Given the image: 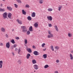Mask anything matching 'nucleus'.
I'll return each mask as SVG.
<instances>
[{"mask_svg": "<svg viewBox=\"0 0 73 73\" xmlns=\"http://www.w3.org/2000/svg\"><path fill=\"white\" fill-rule=\"evenodd\" d=\"M8 17L10 19H12V14L10 13H9L8 15Z\"/></svg>", "mask_w": 73, "mask_h": 73, "instance_id": "nucleus-7", "label": "nucleus"}, {"mask_svg": "<svg viewBox=\"0 0 73 73\" xmlns=\"http://www.w3.org/2000/svg\"><path fill=\"white\" fill-rule=\"evenodd\" d=\"M56 61L57 63H58V62H60V60H57Z\"/></svg>", "mask_w": 73, "mask_h": 73, "instance_id": "nucleus-44", "label": "nucleus"}, {"mask_svg": "<svg viewBox=\"0 0 73 73\" xmlns=\"http://www.w3.org/2000/svg\"><path fill=\"white\" fill-rule=\"evenodd\" d=\"M3 62L2 60L0 61V68H1L3 67Z\"/></svg>", "mask_w": 73, "mask_h": 73, "instance_id": "nucleus-8", "label": "nucleus"}, {"mask_svg": "<svg viewBox=\"0 0 73 73\" xmlns=\"http://www.w3.org/2000/svg\"><path fill=\"white\" fill-rule=\"evenodd\" d=\"M17 21L19 24H22V21H21L19 20V19H17Z\"/></svg>", "mask_w": 73, "mask_h": 73, "instance_id": "nucleus-14", "label": "nucleus"}, {"mask_svg": "<svg viewBox=\"0 0 73 73\" xmlns=\"http://www.w3.org/2000/svg\"><path fill=\"white\" fill-rule=\"evenodd\" d=\"M48 33L50 35H47V37L48 38H51V37H53V35L52 34H50V31H49L48 32Z\"/></svg>", "mask_w": 73, "mask_h": 73, "instance_id": "nucleus-3", "label": "nucleus"}, {"mask_svg": "<svg viewBox=\"0 0 73 73\" xmlns=\"http://www.w3.org/2000/svg\"><path fill=\"white\" fill-rule=\"evenodd\" d=\"M12 31L13 32L14 31V29H13L12 30Z\"/></svg>", "mask_w": 73, "mask_h": 73, "instance_id": "nucleus-52", "label": "nucleus"}, {"mask_svg": "<svg viewBox=\"0 0 73 73\" xmlns=\"http://www.w3.org/2000/svg\"><path fill=\"white\" fill-rule=\"evenodd\" d=\"M32 62L34 64H36V60H32Z\"/></svg>", "mask_w": 73, "mask_h": 73, "instance_id": "nucleus-28", "label": "nucleus"}, {"mask_svg": "<svg viewBox=\"0 0 73 73\" xmlns=\"http://www.w3.org/2000/svg\"><path fill=\"white\" fill-rule=\"evenodd\" d=\"M27 19L28 20L31 21L32 20V18L30 16H28L27 17Z\"/></svg>", "mask_w": 73, "mask_h": 73, "instance_id": "nucleus-23", "label": "nucleus"}, {"mask_svg": "<svg viewBox=\"0 0 73 73\" xmlns=\"http://www.w3.org/2000/svg\"><path fill=\"white\" fill-rule=\"evenodd\" d=\"M43 57L45 59L47 57V55L46 54H44L43 56Z\"/></svg>", "mask_w": 73, "mask_h": 73, "instance_id": "nucleus-30", "label": "nucleus"}, {"mask_svg": "<svg viewBox=\"0 0 73 73\" xmlns=\"http://www.w3.org/2000/svg\"><path fill=\"white\" fill-rule=\"evenodd\" d=\"M31 16L32 17H35L36 16V13L35 12H33L31 14Z\"/></svg>", "mask_w": 73, "mask_h": 73, "instance_id": "nucleus-11", "label": "nucleus"}, {"mask_svg": "<svg viewBox=\"0 0 73 73\" xmlns=\"http://www.w3.org/2000/svg\"><path fill=\"white\" fill-rule=\"evenodd\" d=\"M25 7L26 8H29V6L28 5H26Z\"/></svg>", "mask_w": 73, "mask_h": 73, "instance_id": "nucleus-39", "label": "nucleus"}, {"mask_svg": "<svg viewBox=\"0 0 73 73\" xmlns=\"http://www.w3.org/2000/svg\"><path fill=\"white\" fill-rule=\"evenodd\" d=\"M6 36L7 37H8V36L7 35H6Z\"/></svg>", "mask_w": 73, "mask_h": 73, "instance_id": "nucleus-49", "label": "nucleus"}, {"mask_svg": "<svg viewBox=\"0 0 73 73\" xmlns=\"http://www.w3.org/2000/svg\"><path fill=\"white\" fill-rule=\"evenodd\" d=\"M28 43V42L27 41V40L25 39V44H27Z\"/></svg>", "mask_w": 73, "mask_h": 73, "instance_id": "nucleus-32", "label": "nucleus"}, {"mask_svg": "<svg viewBox=\"0 0 73 73\" xmlns=\"http://www.w3.org/2000/svg\"><path fill=\"white\" fill-rule=\"evenodd\" d=\"M16 46H17V44H15L12 47H11V49H13V48H16Z\"/></svg>", "mask_w": 73, "mask_h": 73, "instance_id": "nucleus-19", "label": "nucleus"}, {"mask_svg": "<svg viewBox=\"0 0 73 73\" xmlns=\"http://www.w3.org/2000/svg\"><path fill=\"white\" fill-rule=\"evenodd\" d=\"M27 51L29 52V53H31L32 52V50L31 49L29 48H27L26 49Z\"/></svg>", "mask_w": 73, "mask_h": 73, "instance_id": "nucleus-10", "label": "nucleus"}, {"mask_svg": "<svg viewBox=\"0 0 73 73\" xmlns=\"http://www.w3.org/2000/svg\"><path fill=\"white\" fill-rule=\"evenodd\" d=\"M50 48L52 51H54V48H53V46H50Z\"/></svg>", "mask_w": 73, "mask_h": 73, "instance_id": "nucleus-31", "label": "nucleus"}, {"mask_svg": "<svg viewBox=\"0 0 73 73\" xmlns=\"http://www.w3.org/2000/svg\"><path fill=\"white\" fill-rule=\"evenodd\" d=\"M70 59L71 60H73V55L71 54H70Z\"/></svg>", "mask_w": 73, "mask_h": 73, "instance_id": "nucleus-16", "label": "nucleus"}, {"mask_svg": "<svg viewBox=\"0 0 73 73\" xmlns=\"http://www.w3.org/2000/svg\"><path fill=\"white\" fill-rule=\"evenodd\" d=\"M34 25L35 28H37V27H38V24H37V23H35L34 24Z\"/></svg>", "mask_w": 73, "mask_h": 73, "instance_id": "nucleus-17", "label": "nucleus"}, {"mask_svg": "<svg viewBox=\"0 0 73 73\" xmlns=\"http://www.w3.org/2000/svg\"><path fill=\"white\" fill-rule=\"evenodd\" d=\"M21 28L22 29V31L23 32H27V28L25 26H21Z\"/></svg>", "mask_w": 73, "mask_h": 73, "instance_id": "nucleus-1", "label": "nucleus"}, {"mask_svg": "<svg viewBox=\"0 0 73 73\" xmlns=\"http://www.w3.org/2000/svg\"><path fill=\"white\" fill-rule=\"evenodd\" d=\"M45 43H43L42 44V47H44V46H45Z\"/></svg>", "mask_w": 73, "mask_h": 73, "instance_id": "nucleus-37", "label": "nucleus"}, {"mask_svg": "<svg viewBox=\"0 0 73 73\" xmlns=\"http://www.w3.org/2000/svg\"><path fill=\"white\" fill-rule=\"evenodd\" d=\"M54 49L56 50H58L60 49V48L58 46H55L54 48Z\"/></svg>", "mask_w": 73, "mask_h": 73, "instance_id": "nucleus-22", "label": "nucleus"}, {"mask_svg": "<svg viewBox=\"0 0 73 73\" xmlns=\"http://www.w3.org/2000/svg\"><path fill=\"white\" fill-rule=\"evenodd\" d=\"M48 11H49L50 12H51L53 11V10L52 9L49 8L48 9Z\"/></svg>", "mask_w": 73, "mask_h": 73, "instance_id": "nucleus-34", "label": "nucleus"}, {"mask_svg": "<svg viewBox=\"0 0 73 73\" xmlns=\"http://www.w3.org/2000/svg\"><path fill=\"white\" fill-rule=\"evenodd\" d=\"M4 45V44L3 43H1L0 44V46H2Z\"/></svg>", "mask_w": 73, "mask_h": 73, "instance_id": "nucleus-40", "label": "nucleus"}, {"mask_svg": "<svg viewBox=\"0 0 73 73\" xmlns=\"http://www.w3.org/2000/svg\"><path fill=\"white\" fill-rule=\"evenodd\" d=\"M14 5L15 8H17V5L16 4H14Z\"/></svg>", "mask_w": 73, "mask_h": 73, "instance_id": "nucleus-45", "label": "nucleus"}, {"mask_svg": "<svg viewBox=\"0 0 73 73\" xmlns=\"http://www.w3.org/2000/svg\"><path fill=\"white\" fill-rule=\"evenodd\" d=\"M15 39L16 40H19V39H20V38L18 37H15Z\"/></svg>", "mask_w": 73, "mask_h": 73, "instance_id": "nucleus-42", "label": "nucleus"}, {"mask_svg": "<svg viewBox=\"0 0 73 73\" xmlns=\"http://www.w3.org/2000/svg\"><path fill=\"white\" fill-rule=\"evenodd\" d=\"M33 67L34 69H35V70H37L38 69V65L36 64L34 65L33 66Z\"/></svg>", "mask_w": 73, "mask_h": 73, "instance_id": "nucleus-4", "label": "nucleus"}, {"mask_svg": "<svg viewBox=\"0 0 73 73\" xmlns=\"http://www.w3.org/2000/svg\"><path fill=\"white\" fill-rule=\"evenodd\" d=\"M46 48H44L43 50V51H45V50H46Z\"/></svg>", "mask_w": 73, "mask_h": 73, "instance_id": "nucleus-48", "label": "nucleus"}, {"mask_svg": "<svg viewBox=\"0 0 73 73\" xmlns=\"http://www.w3.org/2000/svg\"><path fill=\"white\" fill-rule=\"evenodd\" d=\"M18 54H20V48L18 50Z\"/></svg>", "mask_w": 73, "mask_h": 73, "instance_id": "nucleus-41", "label": "nucleus"}, {"mask_svg": "<svg viewBox=\"0 0 73 73\" xmlns=\"http://www.w3.org/2000/svg\"><path fill=\"white\" fill-rule=\"evenodd\" d=\"M22 13L23 15H26V12H25V11H24V10H22Z\"/></svg>", "mask_w": 73, "mask_h": 73, "instance_id": "nucleus-26", "label": "nucleus"}, {"mask_svg": "<svg viewBox=\"0 0 73 73\" xmlns=\"http://www.w3.org/2000/svg\"><path fill=\"white\" fill-rule=\"evenodd\" d=\"M6 47L7 48L9 49L10 47V44L9 42H8L6 44Z\"/></svg>", "mask_w": 73, "mask_h": 73, "instance_id": "nucleus-6", "label": "nucleus"}, {"mask_svg": "<svg viewBox=\"0 0 73 73\" xmlns=\"http://www.w3.org/2000/svg\"><path fill=\"white\" fill-rule=\"evenodd\" d=\"M5 11V9H0V12H4Z\"/></svg>", "mask_w": 73, "mask_h": 73, "instance_id": "nucleus-27", "label": "nucleus"}, {"mask_svg": "<svg viewBox=\"0 0 73 73\" xmlns=\"http://www.w3.org/2000/svg\"><path fill=\"white\" fill-rule=\"evenodd\" d=\"M54 73H58V71L57 70H56L54 71Z\"/></svg>", "mask_w": 73, "mask_h": 73, "instance_id": "nucleus-43", "label": "nucleus"}, {"mask_svg": "<svg viewBox=\"0 0 73 73\" xmlns=\"http://www.w3.org/2000/svg\"><path fill=\"white\" fill-rule=\"evenodd\" d=\"M7 9L8 10H9L10 11H11L12 10V8L10 7H9L8 6H7Z\"/></svg>", "mask_w": 73, "mask_h": 73, "instance_id": "nucleus-15", "label": "nucleus"}, {"mask_svg": "<svg viewBox=\"0 0 73 73\" xmlns=\"http://www.w3.org/2000/svg\"><path fill=\"white\" fill-rule=\"evenodd\" d=\"M73 35H72V34L70 33H68V36L69 37H71Z\"/></svg>", "mask_w": 73, "mask_h": 73, "instance_id": "nucleus-13", "label": "nucleus"}, {"mask_svg": "<svg viewBox=\"0 0 73 73\" xmlns=\"http://www.w3.org/2000/svg\"><path fill=\"white\" fill-rule=\"evenodd\" d=\"M30 33H31V32H30V31H28L27 32V35H29Z\"/></svg>", "mask_w": 73, "mask_h": 73, "instance_id": "nucleus-36", "label": "nucleus"}, {"mask_svg": "<svg viewBox=\"0 0 73 73\" xmlns=\"http://www.w3.org/2000/svg\"><path fill=\"white\" fill-rule=\"evenodd\" d=\"M10 42L12 43V44H15V40L14 39H12L10 41Z\"/></svg>", "mask_w": 73, "mask_h": 73, "instance_id": "nucleus-25", "label": "nucleus"}, {"mask_svg": "<svg viewBox=\"0 0 73 73\" xmlns=\"http://www.w3.org/2000/svg\"><path fill=\"white\" fill-rule=\"evenodd\" d=\"M3 4H1V7H2L3 6Z\"/></svg>", "mask_w": 73, "mask_h": 73, "instance_id": "nucleus-50", "label": "nucleus"}, {"mask_svg": "<svg viewBox=\"0 0 73 73\" xmlns=\"http://www.w3.org/2000/svg\"><path fill=\"white\" fill-rule=\"evenodd\" d=\"M62 7L61 6H59L58 7V10L59 11H61V8H62Z\"/></svg>", "mask_w": 73, "mask_h": 73, "instance_id": "nucleus-20", "label": "nucleus"}, {"mask_svg": "<svg viewBox=\"0 0 73 73\" xmlns=\"http://www.w3.org/2000/svg\"><path fill=\"white\" fill-rule=\"evenodd\" d=\"M29 31H30V32H32L33 31V29H32V27L31 26L29 28Z\"/></svg>", "mask_w": 73, "mask_h": 73, "instance_id": "nucleus-21", "label": "nucleus"}, {"mask_svg": "<svg viewBox=\"0 0 73 73\" xmlns=\"http://www.w3.org/2000/svg\"><path fill=\"white\" fill-rule=\"evenodd\" d=\"M34 72H36V71H35H35H34Z\"/></svg>", "mask_w": 73, "mask_h": 73, "instance_id": "nucleus-54", "label": "nucleus"}, {"mask_svg": "<svg viewBox=\"0 0 73 73\" xmlns=\"http://www.w3.org/2000/svg\"><path fill=\"white\" fill-rule=\"evenodd\" d=\"M7 12H5L2 14L3 19H5L7 18Z\"/></svg>", "mask_w": 73, "mask_h": 73, "instance_id": "nucleus-2", "label": "nucleus"}, {"mask_svg": "<svg viewBox=\"0 0 73 73\" xmlns=\"http://www.w3.org/2000/svg\"><path fill=\"white\" fill-rule=\"evenodd\" d=\"M54 28L56 29V31L57 32H58V27H57V26L56 25L54 26Z\"/></svg>", "mask_w": 73, "mask_h": 73, "instance_id": "nucleus-24", "label": "nucleus"}, {"mask_svg": "<svg viewBox=\"0 0 73 73\" xmlns=\"http://www.w3.org/2000/svg\"><path fill=\"white\" fill-rule=\"evenodd\" d=\"M48 26L49 27H52V24H50L48 25Z\"/></svg>", "mask_w": 73, "mask_h": 73, "instance_id": "nucleus-46", "label": "nucleus"}, {"mask_svg": "<svg viewBox=\"0 0 73 73\" xmlns=\"http://www.w3.org/2000/svg\"><path fill=\"white\" fill-rule=\"evenodd\" d=\"M1 31L3 32H5V29L4 27H2L1 29Z\"/></svg>", "mask_w": 73, "mask_h": 73, "instance_id": "nucleus-12", "label": "nucleus"}, {"mask_svg": "<svg viewBox=\"0 0 73 73\" xmlns=\"http://www.w3.org/2000/svg\"><path fill=\"white\" fill-rule=\"evenodd\" d=\"M33 49H36V46L34 45H33Z\"/></svg>", "mask_w": 73, "mask_h": 73, "instance_id": "nucleus-47", "label": "nucleus"}, {"mask_svg": "<svg viewBox=\"0 0 73 73\" xmlns=\"http://www.w3.org/2000/svg\"><path fill=\"white\" fill-rule=\"evenodd\" d=\"M17 1L18 3H21L22 2L20 0H16Z\"/></svg>", "mask_w": 73, "mask_h": 73, "instance_id": "nucleus-33", "label": "nucleus"}, {"mask_svg": "<svg viewBox=\"0 0 73 73\" xmlns=\"http://www.w3.org/2000/svg\"><path fill=\"white\" fill-rule=\"evenodd\" d=\"M17 62H18V63L20 64H21V60H18Z\"/></svg>", "mask_w": 73, "mask_h": 73, "instance_id": "nucleus-38", "label": "nucleus"}, {"mask_svg": "<svg viewBox=\"0 0 73 73\" xmlns=\"http://www.w3.org/2000/svg\"><path fill=\"white\" fill-rule=\"evenodd\" d=\"M47 19L49 21H52V17L51 16H48L47 17Z\"/></svg>", "mask_w": 73, "mask_h": 73, "instance_id": "nucleus-5", "label": "nucleus"}, {"mask_svg": "<svg viewBox=\"0 0 73 73\" xmlns=\"http://www.w3.org/2000/svg\"><path fill=\"white\" fill-rule=\"evenodd\" d=\"M29 57H31V54H28L27 55V58L29 59Z\"/></svg>", "mask_w": 73, "mask_h": 73, "instance_id": "nucleus-18", "label": "nucleus"}, {"mask_svg": "<svg viewBox=\"0 0 73 73\" xmlns=\"http://www.w3.org/2000/svg\"><path fill=\"white\" fill-rule=\"evenodd\" d=\"M33 54L35 56H38V52L37 51H35L34 52Z\"/></svg>", "mask_w": 73, "mask_h": 73, "instance_id": "nucleus-9", "label": "nucleus"}, {"mask_svg": "<svg viewBox=\"0 0 73 73\" xmlns=\"http://www.w3.org/2000/svg\"><path fill=\"white\" fill-rule=\"evenodd\" d=\"M39 2L40 4H42L43 1H42V0H40Z\"/></svg>", "mask_w": 73, "mask_h": 73, "instance_id": "nucleus-35", "label": "nucleus"}, {"mask_svg": "<svg viewBox=\"0 0 73 73\" xmlns=\"http://www.w3.org/2000/svg\"><path fill=\"white\" fill-rule=\"evenodd\" d=\"M48 67L49 65H48V64H46L44 66V68H45V69H46L47 68H48Z\"/></svg>", "mask_w": 73, "mask_h": 73, "instance_id": "nucleus-29", "label": "nucleus"}, {"mask_svg": "<svg viewBox=\"0 0 73 73\" xmlns=\"http://www.w3.org/2000/svg\"><path fill=\"white\" fill-rule=\"evenodd\" d=\"M3 1H5V0H3Z\"/></svg>", "mask_w": 73, "mask_h": 73, "instance_id": "nucleus-53", "label": "nucleus"}, {"mask_svg": "<svg viewBox=\"0 0 73 73\" xmlns=\"http://www.w3.org/2000/svg\"><path fill=\"white\" fill-rule=\"evenodd\" d=\"M12 54H13V56H14L15 55V54H14V53H13Z\"/></svg>", "mask_w": 73, "mask_h": 73, "instance_id": "nucleus-51", "label": "nucleus"}]
</instances>
